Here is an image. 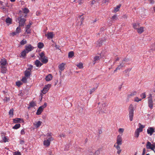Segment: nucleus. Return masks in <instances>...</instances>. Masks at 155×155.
<instances>
[{"instance_id": "c9c22d12", "label": "nucleus", "mask_w": 155, "mask_h": 155, "mask_svg": "<svg viewBox=\"0 0 155 155\" xmlns=\"http://www.w3.org/2000/svg\"><path fill=\"white\" fill-rule=\"evenodd\" d=\"M74 55V52L73 51H71L68 53V56L69 58H71Z\"/></svg>"}, {"instance_id": "49530a36", "label": "nucleus", "mask_w": 155, "mask_h": 155, "mask_svg": "<svg viewBox=\"0 0 155 155\" xmlns=\"http://www.w3.org/2000/svg\"><path fill=\"white\" fill-rule=\"evenodd\" d=\"M10 100V98L7 97H5L4 99H3V101L4 102H7L9 101Z\"/></svg>"}, {"instance_id": "412c9836", "label": "nucleus", "mask_w": 155, "mask_h": 155, "mask_svg": "<svg viewBox=\"0 0 155 155\" xmlns=\"http://www.w3.org/2000/svg\"><path fill=\"white\" fill-rule=\"evenodd\" d=\"M35 64L37 67L41 66L42 64L38 60H36L35 62Z\"/></svg>"}, {"instance_id": "4be33fe9", "label": "nucleus", "mask_w": 155, "mask_h": 155, "mask_svg": "<svg viewBox=\"0 0 155 155\" xmlns=\"http://www.w3.org/2000/svg\"><path fill=\"white\" fill-rule=\"evenodd\" d=\"M65 65V64L64 63H62L60 64L58 66V68L61 71L63 70L64 69V65Z\"/></svg>"}, {"instance_id": "de8ad7c7", "label": "nucleus", "mask_w": 155, "mask_h": 155, "mask_svg": "<svg viewBox=\"0 0 155 155\" xmlns=\"http://www.w3.org/2000/svg\"><path fill=\"white\" fill-rule=\"evenodd\" d=\"M97 87L96 88H92V89H91L90 91V94H92L93 92H94V91L96 90Z\"/></svg>"}, {"instance_id": "6ab92c4d", "label": "nucleus", "mask_w": 155, "mask_h": 155, "mask_svg": "<svg viewBox=\"0 0 155 155\" xmlns=\"http://www.w3.org/2000/svg\"><path fill=\"white\" fill-rule=\"evenodd\" d=\"M31 26L28 25H26V27H25V33L28 34H30V28Z\"/></svg>"}, {"instance_id": "0eeeda50", "label": "nucleus", "mask_w": 155, "mask_h": 155, "mask_svg": "<svg viewBox=\"0 0 155 155\" xmlns=\"http://www.w3.org/2000/svg\"><path fill=\"white\" fill-rule=\"evenodd\" d=\"M53 138L52 137H50L48 138L47 139L44 141V145L45 146L47 147L50 145V141L53 140Z\"/></svg>"}, {"instance_id": "72a5a7b5", "label": "nucleus", "mask_w": 155, "mask_h": 155, "mask_svg": "<svg viewBox=\"0 0 155 155\" xmlns=\"http://www.w3.org/2000/svg\"><path fill=\"white\" fill-rule=\"evenodd\" d=\"M20 126L21 125L20 124H16L14 127H13L12 128L15 129H17L19 128Z\"/></svg>"}, {"instance_id": "f3484780", "label": "nucleus", "mask_w": 155, "mask_h": 155, "mask_svg": "<svg viewBox=\"0 0 155 155\" xmlns=\"http://www.w3.org/2000/svg\"><path fill=\"white\" fill-rule=\"evenodd\" d=\"M42 122L41 121H38L36 122L34 124V126L37 128H38L40 125H41Z\"/></svg>"}, {"instance_id": "e2e57ef3", "label": "nucleus", "mask_w": 155, "mask_h": 155, "mask_svg": "<svg viewBox=\"0 0 155 155\" xmlns=\"http://www.w3.org/2000/svg\"><path fill=\"white\" fill-rule=\"evenodd\" d=\"M146 150L145 148H144L143 149V151L142 153V155H144L146 153Z\"/></svg>"}, {"instance_id": "f8f14e48", "label": "nucleus", "mask_w": 155, "mask_h": 155, "mask_svg": "<svg viewBox=\"0 0 155 155\" xmlns=\"http://www.w3.org/2000/svg\"><path fill=\"white\" fill-rule=\"evenodd\" d=\"M147 132L148 134H149L150 136H151L153 133L155 132V131L153 127H150L147 129Z\"/></svg>"}, {"instance_id": "7ed1b4c3", "label": "nucleus", "mask_w": 155, "mask_h": 155, "mask_svg": "<svg viewBox=\"0 0 155 155\" xmlns=\"http://www.w3.org/2000/svg\"><path fill=\"white\" fill-rule=\"evenodd\" d=\"M129 117L130 121L133 120L134 116V107L133 105L131 104L129 107Z\"/></svg>"}, {"instance_id": "a18cd8bd", "label": "nucleus", "mask_w": 155, "mask_h": 155, "mask_svg": "<svg viewBox=\"0 0 155 155\" xmlns=\"http://www.w3.org/2000/svg\"><path fill=\"white\" fill-rule=\"evenodd\" d=\"M139 134L140 133L136 130L135 133V137L137 138L139 136Z\"/></svg>"}, {"instance_id": "b1692460", "label": "nucleus", "mask_w": 155, "mask_h": 155, "mask_svg": "<svg viewBox=\"0 0 155 155\" xmlns=\"http://www.w3.org/2000/svg\"><path fill=\"white\" fill-rule=\"evenodd\" d=\"M52 76L51 74H48L45 78V80L47 81H49L52 79Z\"/></svg>"}, {"instance_id": "dca6fc26", "label": "nucleus", "mask_w": 155, "mask_h": 155, "mask_svg": "<svg viewBox=\"0 0 155 155\" xmlns=\"http://www.w3.org/2000/svg\"><path fill=\"white\" fill-rule=\"evenodd\" d=\"M84 19V18L83 17H82V15L79 16H78V21H78V22H80V23H78V25H81L83 22V20Z\"/></svg>"}, {"instance_id": "69168bd1", "label": "nucleus", "mask_w": 155, "mask_h": 155, "mask_svg": "<svg viewBox=\"0 0 155 155\" xmlns=\"http://www.w3.org/2000/svg\"><path fill=\"white\" fill-rule=\"evenodd\" d=\"M136 130H137V131L138 132H139V133L142 132L143 131V130H142V129L139 128H137L136 129Z\"/></svg>"}, {"instance_id": "79ce46f5", "label": "nucleus", "mask_w": 155, "mask_h": 155, "mask_svg": "<svg viewBox=\"0 0 155 155\" xmlns=\"http://www.w3.org/2000/svg\"><path fill=\"white\" fill-rule=\"evenodd\" d=\"M20 26H19L17 28L16 30V32L18 34H19L21 31V28L20 27Z\"/></svg>"}, {"instance_id": "09e8293b", "label": "nucleus", "mask_w": 155, "mask_h": 155, "mask_svg": "<svg viewBox=\"0 0 155 155\" xmlns=\"http://www.w3.org/2000/svg\"><path fill=\"white\" fill-rule=\"evenodd\" d=\"M140 97L142 99L145 98L146 97V95L145 93H143L140 94Z\"/></svg>"}, {"instance_id": "20e7f679", "label": "nucleus", "mask_w": 155, "mask_h": 155, "mask_svg": "<svg viewBox=\"0 0 155 155\" xmlns=\"http://www.w3.org/2000/svg\"><path fill=\"white\" fill-rule=\"evenodd\" d=\"M23 17H24L23 15H21V14L20 16L17 18L18 20L19 21V26H24L26 21V20Z\"/></svg>"}, {"instance_id": "2eb2a0df", "label": "nucleus", "mask_w": 155, "mask_h": 155, "mask_svg": "<svg viewBox=\"0 0 155 155\" xmlns=\"http://www.w3.org/2000/svg\"><path fill=\"white\" fill-rule=\"evenodd\" d=\"M0 63L2 66H5L7 63L6 60L4 58H2L0 61Z\"/></svg>"}, {"instance_id": "a878e982", "label": "nucleus", "mask_w": 155, "mask_h": 155, "mask_svg": "<svg viewBox=\"0 0 155 155\" xmlns=\"http://www.w3.org/2000/svg\"><path fill=\"white\" fill-rule=\"evenodd\" d=\"M28 53L25 50L22 51L20 57L22 58H25V57L26 56V53Z\"/></svg>"}, {"instance_id": "7c9ffc66", "label": "nucleus", "mask_w": 155, "mask_h": 155, "mask_svg": "<svg viewBox=\"0 0 155 155\" xmlns=\"http://www.w3.org/2000/svg\"><path fill=\"white\" fill-rule=\"evenodd\" d=\"M2 142H4L5 143L6 142L8 141V138L7 137L5 136L2 137Z\"/></svg>"}, {"instance_id": "864d4df0", "label": "nucleus", "mask_w": 155, "mask_h": 155, "mask_svg": "<svg viewBox=\"0 0 155 155\" xmlns=\"http://www.w3.org/2000/svg\"><path fill=\"white\" fill-rule=\"evenodd\" d=\"M131 70V68H127L124 71L125 73H127V72H130Z\"/></svg>"}, {"instance_id": "2f4dec72", "label": "nucleus", "mask_w": 155, "mask_h": 155, "mask_svg": "<svg viewBox=\"0 0 155 155\" xmlns=\"http://www.w3.org/2000/svg\"><path fill=\"white\" fill-rule=\"evenodd\" d=\"M44 44L42 43L39 42L38 43V48L40 49L44 47Z\"/></svg>"}, {"instance_id": "680f3d73", "label": "nucleus", "mask_w": 155, "mask_h": 155, "mask_svg": "<svg viewBox=\"0 0 155 155\" xmlns=\"http://www.w3.org/2000/svg\"><path fill=\"white\" fill-rule=\"evenodd\" d=\"M21 135H24L25 134V129H22L21 131Z\"/></svg>"}, {"instance_id": "f257e3e1", "label": "nucleus", "mask_w": 155, "mask_h": 155, "mask_svg": "<svg viewBox=\"0 0 155 155\" xmlns=\"http://www.w3.org/2000/svg\"><path fill=\"white\" fill-rule=\"evenodd\" d=\"M39 59L42 62L45 64L48 61L47 57L42 52L39 54Z\"/></svg>"}, {"instance_id": "39448f33", "label": "nucleus", "mask_w": 155, "mask_h": 155, "mask_svg": "<svg viewBox=\"0 0 155 155\" xmlns=\"http://www.w3.org/2000/svg\"><path fill=\"white\" fill-rule=\"evenodd\" d=\"M127 61V59L126 58L124 59L122 61V62L120 63V64L117 66V67L116 68V69L114 70V72L117 71V70H120L122 67H124V64L125 62Z\"/></svg>"}, {"instance_id": "774afa93", "label": "nucleus", "mask_w": 155, "mask_h": 155, "mask_svg": "<svg viewBox=\"0 0 155 155\" xmlns=\"http://www.w3.org/2000/svg\"><path fill=\"white\" fill-rule=\"evenodd\" d=\"M18 34V33H17L16 31H15V32H12L11 34H12V35L13 36H14L15 35H16L17 34Z\"/></svg>"}, {"instance_id": "6e6552de", "label": "nucleus", "mask_w": 155, "mask_h": 155, "mask_svg": "<svg viewBox=\"0 0 155 155\" xmlns=\"http://www.w3.org/2000/svg\"><path fill=\"white\" fill-rule=\"evenodd\" d=\"M122 138L121 137V136L119 135L117 136V142L115 144H116V146H120L122 144Z\"/></svg>"}, {"instance_id": "8fccbe9b", "label": "nucleus", "mask_w": 155, "mask_h": 155, "mask_svg": "<svg viewBox=\"0 0 155 155\" xmlns=\"http://www.w3.org/2000/svg\"><path fill=\"white\" fill-rule=\"evenodd\" d=\"M13 155H21L20 152L18 151L14 153Z\"/></svg>"}, {"instance_id": "9d476101", "label": "nucleus", "mask_w": 155, "mask_h": 155, "mask_svg": "<svg viewBox=\"0 0 155 155\" xmlns=\"http://www.w3.org/2000/svg\"><path fill=\"white\" fill-rule=\"evenodd\" d=\"M51 86V84H48L47 85H46L43 88L42 90L41 91L44 94H45L49 90Z\"/></svg>"}, {"instance_id": "ddd939ff", "label": "nucleus", "mask_w": 155, "mask_h": 155, "mask_svg": "<svg viewBox=\"0 0 155 155\" xmlns=\"http://www.w3.org/2000/svg\"><path fill=\"white\" fill-rule=\"evenodd\" d=\"M22 11L25 14H23L24 17H26L27 16V14L29 12V11L28 8H22ZM21 14V15H22Z\"/></svg>"}, {"instance_id": "cd10ccee", "label": "nucleus", "mask_w": 155, "mask_h": 155, "mask_svg": "<svg viewBox=\"0 0 155 155\" xmlns=\"http://www.w3.org/2000/svg\"><path fill=\"white\" fill-rule=\"evenodd\" d=\"M103 41L101 40H100L98 41L97 42L96 44H97L96 47H100L102 45Z\"/></svg>"}, {"instance_id": "bf43d9fd", "label": "nucleus", "mask_w": 155, "mask_h": 155, "mask_svg": "<svg viewBox=\"0 0 155 155\" xmlns=\"http://www.w3.org/2000/svg\"><path fill=\"white\" fill-rule=\"evenodd\" d=\"M22 84V83L20 81H18L16 82V85L18 86H20Z\"/></svg>"}, {"instance_id": "c03bdc74", "label": "nucleus", "mask_w": 155, "mask_h": 155, "mask_svg": "<svg viewBox=\"0 0 155 155\" xmlns=\"http://www.w3.org/2000/svg\"><path fill=\"white\" fill-rule=\"evenodd\" d=\"M117 16L115 15L113 16L112 18V20L114 21L117 20Z\"/></svg>"}, {"instance_id": "f03ea898", "label": "nucleus", "mask_w": 155, "mask_h": 155, "mask_svg": "<svg viewBox=\"0 0 155 155\" xmlns=\"http://www.w3.org/2000/svg\"><path fill=\"white\" fill-rule=\"evenodd\" d=\"M147 99L148 106L151 109H152L153 107V96L151 94H149V97H147Z\"/></svg>"}, {"instance_id": "393cba45", "label": "nucleus", "mask_w": 155, "mask_h": 155, "mask_svg": "<svg viewBox=\"0 0 155 155\" xmlns=\"http://www.w3.org/2000/svg\"><path fill=\"white\" fill-rule=\"evenodd\" d=\"M1 72L3 73H6L7 71L6 68L5 66H2L1 67Z\"/></svg>"}, {"instance_id": "c756f323", "label": "nucleus", "mask_w": 155, "mask_h": 155, "mask_svg": "<svg viewBox=\"0 0 155 155\" xmlns=\"http://www.w3.org/2000/svg\"><path fill=\"white\" fill-rule=\"evenodd\" d=\"M14 109L13 108L11 109L9 111V115L10 116V117H12L13 115Z\"/></svg>"}, {"instance_id": "603ef678", "label": "nucleus", "mask_w": 155, "mask_h": 155, "mask_svg": "<svg viewBox=\"0 0 155 155\" xmlns=\"http://www.w3.org/2000/svg\"><path fill=\"white\" fill-rule=\"evenodd\" d=\"M141 100L142 99H139V98L137 97H135L134 99V101L137 102H138L139 101H141Z\"/></svg>"}, {"instance_id": "338daca9", "label": "nucleus", "mask_w": 155, "mask_h": 155, "mask_svg": "<svg viewBox=\"0 0 155 155\" xmlns=\"http://www.w3.org/2000/svg\"><path fill=\"white\" fill-rule=\"evenodd\" d=\"M136 130H137V131L138 132H139V133L142 132L143 131V130H142V129L139 128H137L136 129Z\"/></svg>"}, {"instance_id": "c85d7f7f", "label": "nucleus", "mask_w": 155, "mask_h": 155, "mask_svg": "<svg viewBox=\"0 0 155 155\" xmlns=\"http://www.w3.org/2000/svg\"><path fill=\"white\" fill-rule=\"evenodd\" d=\"M133 27L134 29L137 30L139 27V24L138 23L133 24Z\"/></svg>"}, {"instance_id": "1a4fd4ad", "label": "nucleus", "mask_w": 155, "mask_h": 155, "mask_svg": "<svg viewBox=\"0 0 155 155\" xmlns=\"http://www.w3.org/2000/svg\"><path fill=\"white\" fill-rule=\"evenodd\" d=\"M146 147L147 149H151V150H154V149L155 148V144H152L150 142L148 141L147 143Z\"/></svg>"}, {"instance_id": "5701e85b", "label": "nucleus", "mask_w": 155, "mask_h": 155, "mask_svg": "<svg viewBox=\"0 0 155 155\" xmlns=\"http://www.w3.org/2000/svg\"><path fill=\"white\" fill-rule=\"evenodd\" d=\"M137 30L138 33L141 34L144 31V27H139Z\"/></svg>"}, {"instance_id": "4468645a", "label": "nucleus", "mask_w": 155, "mask_h": 155, "mask_svg": "<svg viewBox=\"0 0 155 155\" xmlns=\"http://www.w3.org/2000/svg\"><path fill=\"white\" fill-rule=\"evenodd\" d=\"M13 121L14 123H15L23 122V120L22 119L18 118L13 119Z\"/></svg>"}, {"instance_id": "473e14b6", "label": "nucleus", "mask_w": 155, "mask_h": 155, "mask_svg": "<svg viewBox=\"0 0 155 155\" xmlns=\"http://www.w3.org/2000/svg\"><path fill=\"white\" fill-rule=\"evenodd\" d=\"M76 66L80 69H82L83 68V64L81 62L77 64Z\"/></svg>"}, {"instance_id": "4d7b16f0", "label": "nucleus", "mask_w": 155, "mask_h": 155, "mask_svg": "<svg viewBox=\"0 0 155 155\" xmlns=\"http://www.w3.org/2000/svg\"><path fill=\"white\" fill-rule=\"evenodd\" d=\"M32 67H33V66L32 65H30L29 66V67H28V69L27 70H28V71H29L30 72H31V70L32 69Z\"/></svg>"}, {"instance_id": "4c0bfd02", "label": "nucleus", "mask_w": 155, "mask_h": 155, "mask_svg": "<svg viewBox=\"0 0 155 155\" xmlns=\"http://www.w3.org/2000/svg\"><path fill=\"white\" fill-rule=\"evenodd\" d=\"M28 78L27 77L24 76L23 77L22 80L21 81L24 83H26L27 82V79Z\"/></svg>"}, {"instance_id": "a19ab883", "label": "nucleus", "mask_w": 155, "mask_h": 155, "mask_svg": "<svg viewBox=\"0 0 155 155\" xmlns=\"http://www.w3.org/2000/svg\"><path fill=\"white\" fill-rule=\"evenodd\" d=\"M27 43V41L24 39H23L20 42V44L21 45H24Z\"/></svg>"}, {"instance_id": "5fc2aeb1", "label": "nucleus", "mask_w": 155, "mask_h": 155, "mask_svg": "<svg viewBox=\"0 0 155 155\" xmlns=\"http://www.w3.org/2000/svg\"><path fill=\"white\" fill-rule=\"evenodd\" d=\"M139 128L142 130H143V128L145 127L144 126H143V125H142L140 123L139 124Z\"/></svg>"}, {"instance_id": "bb28decb", "label": "nucleus", "mask_w": 155, "mask_h": 155, "mask_svg": "<svg viewBox=\"0 0 155 155\" xmlns=\"http://www.w3.org/2000/svg\"><path fill=\"white\" fill-rule=\"evenodd\" d=\"M25 77H27V78H29L31 74L30 72L28 70H26L25 72Z\"/></svg>"}, {"instance_id": "6e6d98bb", "label": "nucleus", "mask_w": 155, "mask_h": 155, "mask_svg": "<svg viewBox=\"0 0 155 155\" xmlns=\"http://www.w3.org/2000/svg\"><path fill=\"white\" fill-rule=\"evenodd\" d=\"M124 130V128H120L118 130V132L120 133H122Z\"/></svg>"}, {"instance_id": "f704fd0d", "label": "nucleus", "mask_w": 155, "mask_h": 155, "mask_svg": "<svg viewBox=\"0 0 155 155\" xmlns=\"http://www.w3.org/2000/svg\"><path fill=\"white\" fill-rule=\"evenodd\" d=\"M12 19L8 17L6 19L5 21L7 23L11 24L12 23Z\"/></svg>"}, {"instance_id": "e433bc0d", "label": "nucleus", "mask_w": 155, "mask_h": 155, "mask_svg": "<svg viewBox=\"0 0 155 155\" xmlns=\"http://www.w3.org/2000/svg\"><path fill=\"white\" fill-rule=\"evenodd\" d=\"M29 104L30 107H33L36 106V103L34 101H31L30 103Z\"/></svg>"}, {"instance_id": "9b49d317", "label": "nucleus", "mask_w": 155, "mask_h": 155, "mask_svg": "<svg viewBox=\"0 0 155 155\" xmlns=\"http://www.w3.org/2000/svg\"><path fill=\"white\" fill-rule=\"evenodd\" d=\"M33 49V47L31 45H26L25 46V50L28 53L32 51Z\"/></svg>"}, {"instance_id": "37998d69", "label": "nucleus", "mask_w": 155, "mask_h": 155, "mask_svg": "<svg viewBox=\"0 0 155 155\" xmlns=\"http://www.w3.org/2000/svg\"><path fill=\"white\" fill-rule=\"evenodd\" d=\"M151 50L152 51L155 50V43L151 45L150 46Z\"/></svg>"}, {"instance_id": "58836bf2", "label": "nucleus", "mask_w": 155, "mask_h": 155, "mask_svg": "<svg viewBox=\"0 0 155 155\" xmlns=\"http://www.w3.org/2000/svg\"><path fill=\"white\" fill-rule=\"evenodd\" d=\"M120 7V5H118L117 6L116 8H115L114 9V11L115 12H118L119 9V8Z\"/></svg>"}, {"instance_id": "13d9d810", "label": "nucleus", "mask_w": 155, "mask_h": 155, "mask_svg": "<svg viewBox=\"0 0 155 155\" xmlns=\"http://www.w3.org/2000/svg\"><path fill=\"white\" fill-rule=\"evenodd\" d=\"M100 59V57L98 56H96L94 58V60L95 61H96L99 60Z\"/></svg>"}, {"instance_id": "0e129e2a", "label": "nucleus", "mask_w": 155, "mask_h": 155, "mask_svg": "<svg viewBox=\"0 0 155 155\" xmlns=\"http://www.w3.org/2000/svg\"><path fill=\"white\" fill-rule=\"evenodd\" d=\"M94 153V155L97 154V155L99 154L100 153V151L99 150L96 151Z\"/></svg>"}, {"instance_id": "aec40b11", "label": "nucleus", "mask_w": 155, "mask_h": 155, "mask_svg": "<svg viewBox=\"0 0 155 155\" xmlns=\"http://www.w3.org/2000/svg\"><path fill=\"white\" fill-rule=\"evenodd\" d=\"M114 147H115L117 150V153L119 154L121 151V150L120 149V146H116V144H115L114 145Z\"/></svg>"}, {"instance_id": "052dcab7", "label": "nucleus", "mask_w": 155, "mask_h": 155, "mask_svg": "<svg viewBox=\"0 0 155 155\" xmlns=\"http://www.w3.org/2000/svg\"><path fill=\"white\" fill-rule=\"evenodd\" d=\"M110 0H102V2L103 4L106 3L107 2H109Z\"/></svg>"}, {"instance_id": "3c124183", "label": "nucleus", "mask_w": 155, "mask_h": 155, "mask_svg": "<svg viewBox=\"0 0 155 155\" xmlns=\"http://www.w3.org/2000/svg\"><path fill=\"white\" fill-rule=\"evenodd\" d=\"M74 2L76 3H78L80 5H81L82 3V2L81 0H74Z\"/></svg>"}, {"instance_id": "ea45409f", "label": "nucleus", "mask_w": 155, "mask_h": 155, "mask_svg": "<svg viewBox=\"0 0 155 155\" xmlns=\"http://www.w3.org/2000/svg\"><path fill=\"white\" fill-rule=\"evenodd\" d=\"M136 92L135 91H134L132 93L128 95V98H129L131 97V96H134L136 94Z\"/></svg>"}, {"instance_id": "a211bd4d", "label": "nucleus", "mask_w": 155, "mask_h": 155, "mask_svg": "<svg viewBox=\"0 0 155 155\" xmlns=\"http://www.w3.org/2000/svg\"><path fill=\"white\" fill-rule=\"evenodd\" d=\"M45 35L47 36V38L49 39L52 38L53 37V32H48Z\"/></svg>"}, {"instance_id": "423d86ee", "label": "nucleus", "mask_w": 155, "mask_h": 155, "mask_svg": "<svg viewBox=\"0 0 155 155\" xmlns=\"http://www.w3.org/2000/svg\"><path fill=\"white\" fill-rule=\"evenodd\" d=\"M47 106V104L45 103L43 105L40 106L38 109L36 114L37 115H40L43 111L44 109Z\"/></svg>"}]
</instances>
